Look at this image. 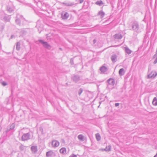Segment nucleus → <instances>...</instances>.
Returning <instances> with one entry per match:
<instances>
[{"instance_id":"obj_1","label":"nucleus","mask_w":157,"mask_h":157,"mask_svg":"<svg viewBox=\"0 0 157 157\" xmlns=\"http://www.w3.org/2000/svg\"><path fill=\"white\" fill-rule=\"evenodd\" d=\"M131 28L130 29L133 31L134 32L139 33V25L138 22L136 21H134L131 23L130 26Z\"/></svg>"},{"instance_id":"obj_2","label":"nucleus","mask_w":157,"mask_h":157,"mask_svg":"<svg viewBox=\"0 0 157 157\" xmlns=\"http://www.w3.org/2000/svg\"><path fill=\"white\" fill-rule=\"evenodd\" d=\"M38 41L40 42L45 48L50 50L52 48L51 46L47 42L44 41L43 40H39Z\"/></svg>"},{"instance_id":"obj_3","label":"nucleus","mask_w":157,"mask_h":157,"mask_svg":"<svg viewBox=\"0 0 157 157\" xmlns=\"http://www.w3.org/2000/svg\"><path fill=\"white\" fill-rule=\"evenodd\" d=\"M30 134L29 132L24 134L22 136L21 140L23 141L27 140L30 139Z\"/></svg>"},{"instance_id":"obj_4","label":"nucleus","mask_w":157,"mask_h":157,"mask_svg":"<svg viewBox=\"0 0 157 157\" xmlns=\"http://www.w3.org/2000/svg\"><path fill=\"white\" fill-rule=\"evenodd\" d=\"M157 75V73L154 71H151L150 73L149 74L147 75L148 78H153Z\"/></svg>"},{"instance_id":"obj_5","label":"nucleus","mask_w":157,"mask_h":157,"mask_svg":"<svg viewBox=\"0 0 157 157\" xmlns=\"http://www.w3.org/2000/svg\"><path fill=\"white\" fill-rule=\"evenodd\" d=\"M71 79L73 81L75 82H76L80 80V77L78 75H74L71 77Z\"/></svg>"},{"instance_id":"obj_6","label":"nucleus","mask_w":157,"mask_h":157,"mask_svg":"<svg viewBox=\"0 0 157 157\" xmlns=\"http://www.w3.org/2000/svg\"><path fill=\"white\" fill-rule=\"evenodd\" d=\"M69 14L66 12H63L61 14V17L63 19H67L68 17Z\"/></svg>"},{"instance_id":"obj_7","label":"nucleus","mask_w":157,"mask_h":157,"mask_svg":"<svg viewBox=\"0 0 157 157\" xmlns=\"http://www.w3.org/2000/svg\"><path fill=\"white\" fill-rule=\"evenodd\" d=\"M108 83L109 85H111L112 86L115 84V82L114 79L112 78H110L107 80Z\"/></svg>"},{"instance_id":"obj_8","label":"nucleus","mask_w":157,"mask_h":157,"mask_svg":"<svg viewBox=\"0 0 157 157\" xmlns=\"http://www.w3.org/2000/svg\"><path fill=\"white\" fill-rule=\"evenodd\" d=\"M31 149L32 153L33 154L36 153L38 151L37 147L36 146H32L31 147Z\"/></svg>"},{"instance_id":"obj_9","label":"nucleus","mask_w":157,"mask_h":157,"mask_svg":"<svg viewBox=\"0 0 157 157\" xmlns=\"http://www.w3.org/2000/svg\"><path fill=\"white\" fill-rule=\"evenodd\" d=\"M59 142L56 140H54L52 142V146L54 147H56L59 145Z\"/></svg>"},{"instance_id":"obj_10","label":"nucleus","mask_w":157,"mask_h":157,"mask_svg":"<svg viewBox=\"0 0 157 157\" xmlns=\"http://www.w3.org/2000/svg\"><path fill=\"white\" fill-rule=\"evenodd\" d=\"M6 10L9 12L11 13L14 11V8L13 6L8 5L6 6Z\"/></svg>"},{"instance_id":"obj_11","label":"nucleus","mask_w":157,"mask_h":157,"mask_svg":"<svg viewBox=\"0 0 157 157\" xmlns=\"http://www.w3.org/2000/svg\"><path fill=\"white\" fill-rule=\"evenodd\" d=\"M105 15V13L102 11V10H101L98 12L97 14V16L100 17L102 19L104 17Z\"/></svg>"},{"instance_id":"obj_12","label":"nucleus","mask_w":157,"mask_h":157,"mask_svg":"<svg viewBox=\"0 0 157 157\" xmlns=\"http://www.w3.org/2000/svg\"><path fill=\"white\" fill-rule=\"evenodd\" d=\"M114 38L118 40L121 39L122 38V36L120 33H117L113 36Z\"/></svg>"},{"instance_id":"obj_13","label":"nucleus","mask_w":157,"mask_h":157,"mask_svg":"<svg viewBox=\"0 0 157 157\" xmlns=\"http://www.w3.org/2000/svg\"><path fill=\"white\" fill-rule=\"evenodd\" d=\"M2 20L6 22L9 21L10 18V16L6 15L4 17H2Z\"/></svg>"},{"instance_id":"obj_14","label":"nucleus","mask_w":157,"mask_h":157,"mask_svg":"<svg viewBox=\"0 0 157 157\" xmlns=\"http://www.w3.org/2000/svg\"><path fill=\"white\" fill-rule=\"evenodd\" d=\"M117 59V56L115 54L112 55L111 57V59L113 63H115L116 62Z\"/></svg>"},{"instance_id":"obj_15","label":"nucleus","mask_w":157,"mask_h":157,"mask_svg":"<svg viewBox=\"0 0 157 157\" xmlns=\"http://www.w3.org/2000/svg\"><path fill=\"white\" fill-rule=\"evenodd\" d=\"M63 4L65 5L66 6H72L74 5V2H64L63 3Z\"/></svg>"},{"instance_id":"obj_16","label":"nucleus","mask_w":157,"mask_h":157,"mask_svg":"<svg viewBox=\"0 0 157 157\" xmlns=\"http://www.w3.org/2000/svg\"><path fill=\"white\" fill-rule=\"evenodd\" d=\"M100 70L101 72L103 73L107 71L108 68L105 66H102L100 68Z\"/></svg>"},{"instance_id":"obj_17","label":"nucleus","mask_w":157,"mask_h":157,"mask_svg":"<svg viewBox=\"0 0 157 157\" xmlns=\"http://www.w3.org/2000/svg\"><path fill=\"white\" fill-rule=\"evenodd\" d=\"M125 73L124 69L123 68L120 69L119 71V75L121 76L124 75Z\"/></svg>"},{"instance_id":"obj_18","label":"nucleus","mask_w":157,"mask_h":157,"mask_svg":"<svg viewBox=\"0 0 157 157\" xmlns=\"http://www.w3.org/2000/svg\"><path fill=\"white\" fill-rule=\"evenodd\" d=\"M104 4L101 0H99L95 2V4L100 6H101Z\"/></svg>"},{"instance_id":"obj_19","label":"nucleus","mask_w":157,"mask_h":157,"mask_svg":"<svg viewBox=\"0 0 157 157\" xmlns=\"http://www.w3.org/2000/svg\"><path fill=\"white\" fill-rule=\"evenodd\" d=\"M66 149L64 147H63L59 150V152L60 153L64 154L66 153Z\"/></svg>"},{"instance_id":"obj_20","label":"nucleus","mask_w":157,"mask_h":157,"mask_svg":"<svg viewBox=\"0 0 157 157\" xmlns=\"http://www.w3.org/2000/svg\"><path fill=\"white\" fill-rule=\"evenodd\" d=\"M124 48L126 52L128 54H130L131 53L132 51L128 47H125Z\"/></svg>"},{"instance_id":"obj_21","label":"nucleus","mask_w":157,"mask_h":157,"mask_svg":"<svg viewBox=\"0 0 157 157\" xmlns=\"http://www.w3.org/2000/svg\"><path fill=\"white\" fill-rule=\"evenodd\" d=\"M16 18V19L15 20L16 23L17 24L20 25H21V21L18 17V15H17Z\"/></svg>"},{"instance_id":"obj_22","label":"nucleus","mask_w":157,"mask_h":157,"mask_svg":"<svg viewBox=\"0 0 157 157\" xmlns=\"http://www.w3.org/2000/svg\"><path fill=\"white\" fill-rule=\"evenodd\" d=\"M152 104L154 105H157V99L156 97L154 98L152 101Z\"/></svg>"},{"instance_id":"obj_23","label":"nucleus","mask_w":157,"mask_h":157,"mask_svg":"<svg viewBox=\"0 0 157 157\" xmlns=\"http://www.w3.org/2000/svg\"><path fill=\"white\" fill-rule=\"evenodd\" d=\"M111 147V146L109 145L108 146H107L105 149H103V150L109 151H110Z\"/></svg>"},{"instance_id":"obj_24","label":"nucleus","mask_w":157,"mask_h":157,"mask_svg":"<svg viewBox=\"0 0 157 157\" xmlns=\"http://www.w3.org/2000/svg\"><path fill=\"white\" fill-rule=\"evenodd\" d=\"M25 146L21 144L19 146V149L21 151H22L25 150Z\"/></svg>"},{"instance_id":"obj_25","label":"nucleus","mask_w":157,"mask_h":157,"mask_svg":"<svg viewBox=\"0 0 157 157\" xmlns=\"http://www.w3.org/2000/svg\"><path fill=\"white\" fill-rule=\"evenodd\" d=\"M78 139L80 140L84 141V136L82 135H79L78 136Z\"/></svg>"},{"instance_id":"obj_26","label":"nucleus","mask_w":157,"mask_h":157,"mask_svg":"<svg viewBox=\"0 0 157 157\" xmlns=\"http://www.w3.org/2000/svg\"><path fill=\"white\" fill-rule=\"evenodd\" d=\"M20 43L19 42H17V43L16 45V49L17 50H19L20 49Z\"/></svg>"},{"instance_id":"obj_27","label":"nucleus","mask_w":157,"mask_h":157,"mask_svg":"<svg viewBox=\"0 0 157 157\" xmlns=\"http://www.w3.org/2000/svg\"><path fill=\"white\" fill-rule=\"evenodd\" d=\"M96 137L98 141H99L101 139V136L98 133L96 134Z\"/></svg>"},{"instance_id":"obj_28","label":"nucleus","mask_w":157,"mask_h":157,"mask_svg":"<svg viewBox=\"0 0 157 157\" xmlns=\"http://www.w3.org/2000/svg\"><path fill=\"white\" fill-rule=\"evenodd\" d=\"M52 154V152L50 151H48L46 152V156L47 157H51Z\"/></svg>"},{"instance_id":"obj_29","label":"nucleus","mask_w":157,"mask_h":157,"mask_svg":"<svg viewBox=\"0 0 157 157\" xmlns=\"http://www.w3.org/2000/svg\"><path fill=\"white\" fill-rule=\"evenodd\" d=\"M83 91V90L82 88H80L78 91V94L79 96H80Z\"/></svg>"},{"instance_id":"obj_30","label":"nucleus","mask_w":157,"mask_h":157,"mask_svg":"<svg viewBox=\"0 0 157 157\" xmlns=\"http://www.w3.org/2000/svg\"><path fill=\"white\" fill-rule=\"evenodd\" d=\"M6 15L3 12H1L0 13V18L1 20H2V17H4Z\"/></svg>"},{"instance_id":"obj_31","label":"nucleus","mask_w":157,"mask_h":157,"mask_svg":"<svg viewBox=\"0 0 157 157\" xmlns=\"http://www.w3.org/2000/svg\"><path fill=\"white\" fill-rule=\"evenodd\" d=\"M15 127V125L14 124H12L10 126V129L12 130Z\"/></svg>"},{"instance_id":"obj_32","label":"nucleus","mask_w":157,"mask_h":157,"mask_svg":"<svg viewBox=\"0 0 157 157\" xmlns=\"http://www.w3.org/2000/svg\"><path fill=\"white\" fill-rule=\"evenodd\" d=\"M2 85L5 86L7 85V84L5 82H2Z\"/></svg>"},{"instance_id":"obj_33","label":"nucleus","mask_w":157,"mask_h":157,"mask_svg":"<svg viewBox=\"0 0 157 157\" xmlns=\"http://www.w3.org/2000/svg\"><path fill=\"white\" fill-rule=\"evenodd\" d=\"M0 29H1V30L2 31L4 29V26L3 25H2L0 26Z\"/></svg>"},{"instance_id":"obj_34","label":"nucleus","mask_w":157,"mask_h":157,"mask_svg":"<svg viewBox=\"0 0 157 157\" xmlns=\"http://www.w3.org/2000/svg\"><path fill=\"white\" fill-rule=\"evenodd\" d=\"M157 56V55L156 56ZM155 56L154 57H155ZM157 63V58H156V59L154 60V62H153V63L154 64H155Z\"/></svg>"},{"instance_id":"obj_35","label":"nucleus","mask_w":157,"mask_h":157,"mask_svg":"<svg viewBox=\"0 0 157 157\" xmlns=\"http://www.w3.org/2000/svg\"><path fill=\"white\" fill-rule=\"evenodd\" d=\"M39 130L41 132V133L43 132V129L41 127H40L39 128Z\"/></svg>"},{"instance_id":"obj_36","label":"nucleus","mask_w":157,"mask_h":157,"mask_svg":"<svg viewBox=\"0 0 157 157\" xmlns=\"http://www.w3.org/2000/svg\"><path fill=\"white\" fill-rule=\"evenodd\" d=\"M69 157H77V155H75L74 154H73L72 155L70 156Z\"/></svg>"},{"instance_id":"obj_37","label":"nucleus","mask_w":157,"mask_h":157,"mask_svg":"<svg viewBox=\"0 0 157 157\" xmlns=\"http://www.w3.org/2000/svg\"><path fill=\"white\" fill-rule=\"evenodd\" d=\"M119 103H116L115 104V105L116 107H117L119 106Z\"/></svg>"},{"instance_id":"obj_38","label":"nucleus","mask_w":157,"mask_h":157,"mask_svg":"<svg viewBox=\"0 0 157 157\" xmlns=\"http://www.w3.org/2000/svg\"><path fill=\"white\" fill-rule=\"evenodd\" d=\"M70 62L71 64L73 65L74 64L73 61L71 59Z\"/></svg>"},{"instance_id":"obj_39","label":"nucleus","mask_w":157,"mask_h":157,"mask_svg":"<svg viewBox=\"0 0 157 157\" xmlns=\"http://www.w3.org/2000/svg\"><path fill=\"white\" fill-rule=\"evenodd\" d=\"M84 0H80L79 3H82L83 2Z\"/></svg>"},{"instance_id":"obj_40","label":"nucleus","mask_w":157,"mask_h":157,"mask_svg":"<svg viewBox=\"0 0 157 157\" xmlns=\"http://www.w3.org/2000/svg\"><path fill=\"white\" fill-rule=\"evenodd\" d=\"M11 129H10H10H8L6 131V132L7 133Z\"/></svg>"},{"instance_id":"obj_41","label":"nucleus","mask_w":157,"mask_h":157,"mask_svg":"<svg viewBox=\"0 0 157 157\" xmlns=\"http://www.w3.org/2000/svg\"><path fill=\"white\" fill-rule=\"evenodd\" d=\"M96 40L95 39H94V40H93V42H94V44L96 43Z\"/></svg>"},{"instance_id":"obj_42","label":"nucleus","mask_w":157,"mask_h":157,"mask_svg":"<svg viewBox=\"0 0 157 157\" xmlns=\"http://www.w3.org/2000/svg\"><path fill=\"white\" fill-rule=\"evenodd\" d=\"M150 71H151V68H149L148 69V72H149Z\"/></svg>"},{"instance_id":"obj_43","label":"nucleus","mask_w":157,"mask_h":157,"mask_svg":"<svg viewBox=\"0 0 157 157\" xmlns=\"http://www.w3.org/2000/svg\"><path fill=\"white\" fill-rule=\"evenodd\" d=\"M14 37V36L13 35H11V37H10V38L11 39H12L13 38V37Z\"/></svg>"},{"instance_id":"obj_44","label":"nucleus","mask_w":157,"mask_h":157,"mask_svg":"<svg viewBox=\"0 0 157 157\" xmlns=\"http://www.w3.org/2000/svg\"><path fill=\"white\" fill-rule=\"evenodd\" d=\"M34 0V1L36 2L37 3V2L38 1V0Z\"/></svg>"},{"instance_id":"obj_45","label":"nucleus","mask_w":157,"mask_h":157,"mask_svg":"<svg viewBox=\"0 0 157 157\" xmlns=\"http://www.w3.org/2000/svg\"><path fill=\"white\" fill-rule=\"evenodd\" d=\"M154 157H157V153H156V155H155Z\"/></svg>"},{"instance_id":"obj_46","label":"nucleus","mask_w":157,"mask_h":157,"mask_svg":"<svg viewBox=\"0 0 157 157\" xmlns=\"http://www.w3.org/2000/svg\"><path fill=\"white\" fill-rule=\"evenodd\" d=\"M21 16V17H23V16H22L21 15V16Z\"/></svg>"},{"instance_id":"obj_47","label":"nucleus","mask_w":157,"mask_h":157,"mask_svg":"<svg viewBox=\"0 0 157 157\" xmlns=\"http://www.w3.org/2000/svg\"><path fill=\"white\" fill-rule=\"evenodd\" d=\"M59 49H60V50H62V48H59Z\"/></svg>"}]
</instances>
